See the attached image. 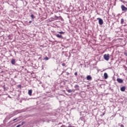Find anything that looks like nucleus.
I'll list each match as a JSON object with an SVG mask.
<instances>
[{"label":"nucleus","mask_w":127,"mask_h":127,"mask_svg":"<svg viewBox=\"0 0 127 127\" xmlns=\"http://www.w3.org/2000/svg\"><path fill=\"white\" fill-rule=\"evenodd\" d=\"M62 66H65V65H66V64H65V63H63V64H62Z\"/></svg>","instance_id":"aec40b11"},{"label":"nucleus","mask_w":127,"mask_h":127,"mask_svg":"<svg viewBox=\"0 0 127 127\" xmlns=\"http://www.w3.org/2000/svg\"><path fill=\"white\" fill-rule=\"evenodd\" d=\"M121 9L122 11H124V12H126V11H127V7L124 5H121Z\"/></svg>","instance_id":"f03ea898"},{"label":"nucleus","mask_w":127,"mask_h":127,"mask_svg":"<svg viewBox=\"0 0 127 127\" xmlns=\"http://www.w3.org/2000/svg\"><path fill=\"white\" fill-rule=\"evenodd\" d=\"M58 33H60V34H64V33H65V32H63V31H61V32H58Z\"/></svg>","instance_id":"2eb2a0df"},{"label":"nucleus","mask_w":127,"mask_h":127,"mask_svg":"<svg viewBox=\"0 0 127 127\" xmlns=\"http://www.w3.org/2000/svg\"><path fill=\"white\" fill-rule=\"evenodd\" d=\"M74 88L75 90H79V85H76L74 86Z\"/></svg>","instance_id":"9b49d317"},{"label":"nucleus","mask_w":127,"mask_h":127,"mask_svg":"<svg viewBox=\"0 0 127 127\" xmlns=\"http://www.w3.org/2000/svg\"><path fill=\"white\" fill-rule=\"evenodd\" d=\"M104 76L105 79H108V77H109L108 75V73H107L106 72L104 73Z\"/></svg>","instance_id":"6e6552de"},{"label":"nucleus","mask_w":127,"mask_h":127,"mask_svg":"<svg viewBox=\"0 0 127 127\" xmlns=\"http://www.w3.org/2000/svg\"><path fill=\"white\" fill-rule=\"evenodd\" d=\"M24 124H25V122H22L21 125L23 126V125H24Z\"/></svg>","instance_id":"412c9836"},{"label":"nucleus","mask_w":127,"mask_h":127,"mask_svg":"<svg viewBox=\"0 0 127 127\" xmlns=\"http://www.w3.org/2000/svg\"><path fill=\"white\" fill-rule=\"evenodd\" d=\"M124 22H125V20L124 19V18H122L121 20V24H124Z\"/></svg>","instance_id":"f8f14e48"},{"label":"nucleus","mask_w":127,"mask_h":127,"mask_svg":"<svg viewBox=\"0 0 127 127\" xmlns=\"http://www.w3.org/2000/svg\"><path fill=\"white\" fill-rule=\"evenodd\" d=\"M117 81L118 83H120V84H122V83H124V80L121 78H117Z\"/></svg>","instance_id":"20e7f679"},{"label":"nucleus","mask_w":127,"mask_h":127,"mask_svg":"<svg viewBox=\"0 0 127 127\" xmlns=\"http://www.w3.org/2000/svg\"><path fill=\"white\" fill-rule=\"evenodd\" d=\"M28 94L29 95V96H32V90H29L28 91Z\"/></svg>","instance_id":"9d476101"},{"label":"nucleus","mask_w":127,"mask_h":127,"mask_svg":"<svg viewBox=\"0 0 127 127\" xmlns=\"http://www.w3.org/2000/svg\"><path fill=\"white\" fill-rule=\"evenodd\" d=\"M97 20H99V24H100V25H103V24H104V21H103L102 18H98Z\"/></svg>","instance_id":"7ed1b4c3"},{"label":"nucleus","mask_w":127,"mask_h":127,"mask_svg":"<svg viewBox=\"0 0 127 127\" xmlns=\"http://www.w3.org/2000/svg\"><path fill=\"white\" fill-rule=\"evenodd\" d=\"M44 60H49V58L47 57L44 58Z\"/></svg>","instance_id":"dca6fc26"},{"label":"nucleus","mask_w":127,"mask_h":127,"mask_svg":"<svg viewBox=\"0 0 127 127\" xmlns=\"http://www.w3.org/2000/svg\"><path fill=\"white\" fill-rule=\"evenodd\" d=\"M103 57L104 59H105V60H106V61H109V60H110V55L109 54H105Z\"/></svg>","instance_id":"f257e3e1"},{"label":"nucleus","mask_w":127,"mask_h":127,"mask_svg":"<svg viewBox=\"0 0 127 127\" xmlns=\"http://www.w3.org/2000/svg\"><path fill=\"white\" fill-rule=\"evenodd\" d=\"M65 72V71H63L62 73H61V75L63 74V73H64Z\"/></svg>","instance_id":"bb28decb"},{"label":"nucleus","mask_w":127,"mask_h":127,"mask_svg":"<svg viewBox=\"0 0 127 127\" xmlns=\"http://www.w3.org/2000/svg\"><path fill=\"white\" fill-rule=\"evenodd\" d=\"M3 88L4 89V91H5V90H7V89H6V88H5V85H4V86H3Z\"/></svg>","instance_id":"f3484780"},{"label":"nucleus","mask_w":127,"mask_h":127,"mask_svg":"<svg viewBox=\"0 0 127 127\" xmlns=\"http://www.w3.org/2000/svg\"><path fill=\"white\" fill-rule=\"evenodd\" d=\"M66 74L68 75H70V73L68 72H66Z\"/></svg>","instance_id":"5701e85b"},{"label":"nucleus","mask_w":127,"mask_h":127,"mask_svg":"<svg viewBox=\"0 0 127 127\" xmlns=\"http://www.w3.org/2000/svg\"><path fill=\"white\" fill-rule=\"evenodd\" d=\"M74 75H75V76H77V75H78V72H75L74 73Z\"/></svg>","instance_id":"a211bd4d"},{"label":"nucleus","mask_w":127,"mask_h":127,"mask_svg":"<svg viewBox=\"0 0 127 127\" xmlns=\"http://www.w3.org/2000/svg\"><path fill=\"white\" fill-rule=\"evenodd\" d=\"M86 79L88 80H92V76H91V75H87L86 77Z\"/></svg>","instance_id":"0eeeda50"},{"label":"nucleus","mask_w":127,"mask_h":127,"mask_svg":"<svg viewBox=\"0 0 127 127\" xmlns=\"http://www.w3.org/2000/svg\"><path fill=\"white\" fill-rule=\"evenodd\" d=\"M32 22V21H29V23H31Z\"/></svg>","instance_id":"cd10ccee"},{"label":"nucleus","mask_w":127,"mask_h":127,"mask_svg":"<svg viewBox=\"0 0 127 127\" xmlns=\"http://www.w3.org/2000/svg\"><path fill=\"white\" fill-rule=\"evenodd\" d=\"M121 127H125V126H124V125L122 124L121 126H120Z\"/></svg>","instance_id":"b1692460"},{"label":"nucleus","mask_w":127,"mask_h":127,"mask_svg":"<svg viewBox=\"0 0 127 127\" xmlns=\"http://www.w3.org/2000/svg\"><path fill=\"white\" fill-rule=\"evenodd\" d=\"M68 93H72V92H73V90L72 89H68L67 90Z\"/></svg>","instance_id":"4468645a"},{"label":"nucleus","mask_w":127,"mask_h":127,"mask_svg":"<svg viewBox=\"0 0 127 127\" xmlns=\"http://www.w3.org/2000/svg\"><path fill=\"white\" fill-rule=\"evenodd\" d=\"M121 92H125L126 91V86H123L121 88Z\"/></svg>","instance_id":"423d86ee"},{"label":"nucleus","mask_w":127,"mask_h":127,"mask_svg":"<svg viewBox=\"0 0 127 127\" xmlns=\"http://www.w3.org/2000/svg\"><path fill=\"white\" fill-rule=\"evenodd\" d=\"M56 36H57V37H58V38H61V39H63V36L61 35H60L59 34H58L57 35H56Z\"/></svg>","instance_id":"39448f33"},{"label":"nucleus","mask_w":127,"mask_h":127,"mask_svg":"<svg viewBox=\"0 0 127 127\" xmlns=\"http://www.w3.org/2000/svg\"><path fill=\"white\" fill-rule=\"evenodd\" d=\"M11 63L12 65H14V64H15V60L12 59L11 61Z\"/></svg>","instance_id":"1a4fd4ad"},{"label":"nucleus","mask_w":127,"mask_h":127,"mask_svg":"<svg viewBox=\"0 0 127 127\" xmlns=\"http://www.w3.org/2000/svg\"><path fill=\"white\" fill-rule=\"evenodd\" d=\"M21 127V125H18L16 127Z\"/></svg>","instance_id":"4be33fe9"},{"label":"nucleus","mask_w":127,"mask_h":127,"mask_svg":"<svg viewBox=\"0 0 127 127\" xmlns=\"http://www.w3.org/2000/svg\"><path fill=\"white\" fill-rule=\"evenodd\" d=\"M30 16H31L32 19H34V18H35V17L34 16V15L33 14H31Z\"/></svg>","instance_id":"ddd939ff"},{"label":"nucleus","mask_w":127,"mask_h":127,"mask_svg":"<svg viewBox=\"0 0 127 127\" xmlns=\"http://www.w3.org/2000/svg\"><path fill=\"white\" fill-rule=\"evenodd\" d=\"M41 58H42L41 57H39L38 59V60H40V59H41Z\"/></svg>","instance_id":"a878e982"},{"label":"nucleus","mask_w":127,"mask_h":127,"mask_svg":"<svg viewBox=\"0 0 127 127\" xmlns=\"http://www.w3.org/2000/svg\"><path fill=\"white\" fill-rule=\"evenodd\" d=\"M124 55H126V56H127V52H124Z\"/></svg>","instance_id":"6ab92c4d"},{"label":"nucleus","mask_w":127,"mask_h":127,"mask_svg":"<svg viewBox=\"0 0 127 127\" xmlns=\"http://www.w3.org/2000/svg\"><path fill=\"white\" fill-rule=\"evenodd\" d=\"M55 17H56L57 18H58V17H57V16H55Z\"/></svg>","instance_id":"c756f323"},{"label":"nucleus","mask_w":127,"mask_h":127,"mask_svg":"<svg viewBox=\"0 0 127 127\" xmlns=\"http://www.w3.org/2000/svg\"><path fill=\"white\" fill-rule=\"evenodd\" d=\"M8 98H11V97H10V96H9V95H8Z\"/></svg>","instance_id":"7c9ffc66"},{"label":"nucleus","mask_w":127,"mask_h":127,"mask_svg":"<svg viewBox=\"0 0 127 127\" xmlns=\"http://www.w3.org/2000/svg\"><path fill=\"white\" fill-rule=\"evenodd\" d=\"M16 119H14V120H13V121L14 122V121H16Z\"/></svg>","instance_id":"2f4dec72"},{"label":"nucleus","mask_w":127,"mask_h":127,"mask_svg":"<svg viewBox=\"0 0 127 127\" xmlns=\"http://www.w3.org/2000/svg\"><path fill=\"white\" fill-rule=\"evenodd\" d=\"M104 115H105V113H103V116H104Z\"/></svg>","instance_id":"473e14b6"},{"label":"nucleus","mask_w":127,"mask_h":127,"mask_svg":"<svg viewBox=\"0 0 127 127\" xmlns=\"http://www.w3.org/2000/svg\"><path fill=\"white\" fill-rule=\"evenodd\" d=\"M59 111H60L61 112H62L63 110L62 109H60L59 110Z\"/></svg>","instance_id":"c85d7f7f"},{"label":"nucleus","mask_w":127,"mask_h":127,"mask_svg":"<svg viewBox=\"0 0 127 127\" xmlns=\"http://www.w3.org/2000/svg\"><path fill=\"white\" fill-rule=\"evenodd\" d=\"M18 88H21V85H19L18 86Z\"/></svg>","instance_id":"393cba45"}]
</instances>
